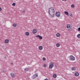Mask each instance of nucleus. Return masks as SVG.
Returning <instances> with one entry per match:
<instances>
[{
  "label": "nucleus",
  "mask_w": 80,
  "mask_h": 80,
  "mask_svg": "<svg viewBox=\"0 0 80 80\" xmlns=\"http://www.w3.org/2000/svg\"><path fill=\"white\" fill-rule=\"evenodd\" d=\"M4 58H6V57H4Z\"/></svg>",
  "instance_id": "nucleus-31"
},
{
  "label": "nucleus",
  "mask_w": 80,
  "mask_h": 80,
  "mask_svg": "<svg viewBox=\"0 0 80 80\" xmlns=\"http://www.w3.org/2000/svg\"><path fill=\"white\" fill-rule=\"evenodd\" d=\"M48 13L50 15L51 17H54L55 15V10L54 8H50L48 9Z\"/></svg>",
  "instance_id": "nucleus-1"
},
{
  "label": "nucleus",
  "mask_w": 80,
  "mask_h": 80,
  "mask_svg": "<svg viewBox=\"0 0 80 80\" xmlns=\"http://www.w3.org/2000/svg\"><path fill=\"white\" fill-rule=\"evenodd\" d=\"M56 15L57 17H60V12H56Z\"/></svg>",
  "instance_id": "nucleus-5"
},
{
  "label": "nucleus",
  "mask_w": 80,
  "mask_h": 80,
  "mask_svg": "<svg viewBox=\"0 0 80 80\" xmlns=\"http://www.w3.org/2000/svg\"><path fill=\"white\" fill-rule=\"evenodd\" d=\"M13 26L14 27H16V26H17V24H16V23H14L13 24Z\"/></svg>",
  "instance_id": "nucleus-19"
},
{
  "label": "nucleus",
  "mask_w": 80,
  "mask_h": 80,
  "mask_svg": "<svg viewBox=\"0 0 80 80\" xmlns=\"http://www.w3.org/2000/svg\"><path fill=\"white\" fill-rule=\"evenodd\" d=\"M25 71H26V72H27V71H28V68H26L25 69Z\"/></svg>",
  "instance_id": "nucleus-22"
},
{
  "label": "nucleus",
  "mask_w": 80,
  "mask_h": 80,
  "mask_svg": "<svg viewBox=\"0 0 80 80\" xmlns=\"http://www.w3.org/2000/svg\"><path fill=\"white\" fill-rule=\"evenodd\" d=\"M71 69L72 70L75 71V70H76V68L75 67H72L71 68Z\"/></svg>",
  "instance_id": "nucleus-13"
},
{
  "label": "nucleus",
  "mask_w": 80,
  "mask_h": 80,
  "mask_svg": "<svg viewBox=\"0 0 80 80\" xmlns=\"http://www.w3.org/2000/svg\"><path fill=\"white\" fill-rule=\"evenodd\" d=\"M64 13H65V14L67 15H68V16H69V13H68V12L67 11H65L64 12Z\"/></svg>",
  "instance_id": "nucleus-12"
},
{
  "label": "nucleus",
  "mask_w": 80,
  "mask_h": 80,
  "mask_svg": "<svg viewBox=\"0 0 80 80\" xmlns=\"http://www.w3.org/2000/svg\"><path fill=\"white\" fill-rule=\"evenodd\" d=\"M26 35H27V36H28L30 35V34L29 33V32H26L25 33Z\"/></svg>",
  "instance_id": "nucleus-17"
},
{
  "label": "nucleus",
  "mask_w": 80,
  "mask_h": 80,
  "mask_svg": "<svg viewBox=\"0 0 80 80\" xmlns=\"http://www.w3.org/2000/svg\"><path fill=\"white\" fill-rule=\"evenodd\" d=\"M77 37L78 38H80V34H79L77 35Z\"/></svg>",
  "instance_id": "nucleus-21"
},
{
  "label": "nucleus",
  "mask_w": 80,
  "mask_h": 80,
  "mask_svg": "<svg viewBox=\"0 0 80 80\" xmlns=\"http://www.w3.org/2000/svg\"><path fill=\"white\" fill-rule=\"evenodd\" d=\"M42 59H43V60L44 61H45V60H46V58L43 57L42 58Z\"/></svg>",
  "instance_id": "nucleus-23"
},
{
  "label": "nucleus",
  "mask_w": 80,
  "mask_h": 80,
  "mask_svg": "<svg viewBox=\"0 0 80 80\" xmlns=\"http://www.w3.org/2000/svg\"><path fill=\"white\" fill-rule=\"evenodd\" d=\"M22 12L25 13V10H24L23 11H22Z\"/></svg>",
  "instance_id": "nucleus-28"
},
{
  "label": "nucleus",
  "mask_w": 80,
  "mask_h": 80,
  "mask_svg": "<svg viewBox=\"0 0 80 80\" xmlns=\"http://www.w3.org/2000/svg\"><path fill=\"white\" fill-rule=\"evenodd\" d=\"M36 77H38V75L36 74H34L32 77V79H34V78H36Z\"/></svg>",
  "instance_id": "nucleus-6"
},
{
  "label": "nucleus",
  "mask_w": 80,
  "mask_h": 80,
  "mask_svg": "<svg viewBox=\"0 0 80 80\" xmlns=\"http://www.w3.org/2000/svg\"><path fill=\"white\" fill-rule=\"evenodd\" d=\"M74 75L76 77H78V76H79V74H78V72H75Z\"/></svg>",
  "instance_id": "nucleus-11"
},
{
  "label": "nucleus",
  "mask_w": 80,
  "mask_h": 80,
  "mask_svg": "<svg viewBox=\"0 0 80 80\" xmlns=\"http://www.w3.org/2000/svg\"><path fill=\"white\" fill-rule=\"evenodd\" d=\"M56 36H57V37H59L60 36V33H57L56 34Z\"/></svg>",
  "instance_id": "nucleus-15"
},
{
  "label": "nucleus",
  "mask_w": 80,
  "mask_h": 80,
  "mask_svg": "<svg viewBox=\"0 0 80 80\" xmlns=\"http://www.w3.org/2000/svg\"><path fill=\"white\" fill-rule=\"evenodd\" d=\"M15 5H16V4H15V3H12V5L13 6H15Z\"/></svg>",
  "instance_id": "nucleus-24"
},
{
  "label": "nucleus",
  "mask_w": 80,
  "mask_h": 80,
  "mask_svg": "<svg viewBox=\"0 0 80 80\" xmlns=\"http://www.w3.org/2000/svg\"><path fill=\"white\" fill-rule=\"evenodd\" d=\"M5 42L6 43H8L9 42V40L8 39H6L5 41Z\"/></svg>",
  "instance_id": "nucleus-14"
},
{
  "label": "nucleus",
  "mask_w": 80,
  "mask_h": 80,
  "mask_svg": "<svg viewBox=\"0 0 80 80\" xmlns=\"http://www.w3.org/2000/svg\"><path fill=\"white\" fill-rule=\"evenodd\" d=\"M53 62H51L49 64V68L50 69H52L53 67H54V65H53Z\"/></svg>",
  "instance_id": "nucleus-2"
},
{
  "label": "nucleus",
  "mask_w": 80,
  "mask_h": 80,
  "mask_svg": "<svg viewBox=\"0 0 80 80\" xmlns=\"http://www.w3.org/2000/svg\"><path fill=\"white\" fill-rule=\"evenodd\" d=\"M69 58L72 61H73V60H75V57H74L73 55H70L69 57Z\"/></svg>",
  "instance_id": "nucleus-4"
},
{
  "label": "nucleus",
  "mask_w": 80,
  "mask_h": 80,
  "mask_svg": "<svg viewBox=\"0 0 80 80\" xmlns=\"http://www.w3.org/2000/svg\"><path fill=\"white\" fill-rule=\"evenodd\" d=\"M78 31H80V28H78Z\"/></svg>",
  "instance_id": "nucleus-27"
},
{
  "label": "nucleus",
  "mask_w": 80,
  "mask_h": 80,
  "mask_svg": "<svg viewBox=\"0 0 80 80\" xmlns=\"http://www.w3.org/2000/svg\"><path fill=\"white\" fill-rule=\"evenodd\" d=\"M37 30L36 29H34L33 30V34H35V33H37Z\"/></svg>",
  "instance_id": "nucleus-8"
},
{
  "label": "nucleus",
  "mask_w": 80,
  "mask_h": 80,
  "mask_svg": "<svg viewBox=\"0 0 80 80\" xmlns=\"http://www.w3.org/2000/svg\"><path fill=\"white\" fill-rule=\"evenodd\" d=\"M10 75L12 78L15 77V74L13 72L11 73Z\"/></svg>",
  "instance_id": "nucleus-9"
},
{
  "label": "nucleus",
  "mask_w": 80,
  "mask_h": 80,
  "mask_svg": "<svg viewBox=\"0 0 80 80\" xmlns=\"http://www.w3.org/2000/svg\"><path fill=\"white\" fill-rule=\"evenodd\" d=\"M44 67H47V65H46V64H44Z\"/></svg>",
  "instance_id": "nucleus-25"
},
{
  "label": "nucleus",
  "mask_w": 80,
  "mask_h": 80,
  "mask_svg": "<svg viewBox=\"0 0 80 80\" xmlns=\"http://www.w3.org/2000/svg\"><path fill=\"white\" fill-rule=\"evenodd\" d=\"M38 48L40 50H42L43 49V47H42V46H39L38 47Z\"/></svg>",
  "instance_id": "nucleus-10"
},
{
  "label": "nucleus",
  "mask_w": 80,
  "mask_h": 80,
  "mask_svg": "<svg viewBox=\"0 0 80 80\" xmlns=\"http://www.w3.org/2000/svg\"><path fill=\"white\" fill-rule=\"evenodd\" d=\"M71 7L72 8H74V7H75V6L73 4H72L71 5Z\"/></svg>",
  "instance_id": "nucleus-20"
},
{
  "label": "nucleus",
  "mask_w": 80,
  "mask_h": 80,
  "mask_svg": "<svg viewBox=\"0 0 80 80\" xmlns=\"http://www.w3.org/2000/svg\"><path fill=\"white\" fill-rule=\"evenodd\" d=\"M60 46V45L59 43H57L56 44V47H59Z\"/></svg>",
  "instance_id": "nucleus-16"
},
{
  "label": "nucleus",
  "mask_w": 80,
  "mask_h": 80,
  "mask_svg": "<svg viewBox=\"0 0 80 80\" xmlns=\"http://www.w3.org/2000/svg\"><path fill=\"white\" fill-rule=\"evenodd\" d=\"M36 37H38L39 38V39H40V40H42V37L39 35H37L36 36Z\"/></svg>",
  "instance_id": "nucleus-7"
},
{
  "label": "nucleus",
  "mask_w": 80,
  "mask_h": 80,
  "mask_svg": "<svg viewBox=\"0 0 80 80\" xmlns=\"http://www.w3.org/2000/svg\"><path fill=\"white\" fill-rule=\"evenodd\" d=\"M67 27L68 30H71L72 29V26H71V25L67 24Z\"/></svg>",
  "instance_id": "nucleus-3"
},
{
  "label": "nucleus",
  "mask_w": 80,
  "mask_h": 80,
  "mask_svg": "<svg viewBox=\"0 0 80 80\" xmlns=\"http://www.w3.org/2000/svg\"><path fill=\"white\" fill-rule=\"evenodd\" d=\"M1 10H2V8L0 7V11H1Z\"/></svg>",
  "instance_id": "nucleus-29"
},
{
  "label": "nucleus",
  "mask_w": 80,
  "mask_h": 80,
  "mask_svg": "<svg viewBox=\"0 0 80 80\" xmlns=\"http://www.w3.org/2000/svg\"><path fill=\"white\" fill-rule=\"evenodd\" d=\"M53 78H56V77H57V75L56 74H54L53 75Z\"/></svg>",
  "instance_id": "nucleus-18"
},
{
  "label": "nucleus",
  "mask_w": 80,
  "mask_h": 80,
  "mask_svg": "<svg viewBox=\"0 0 80 80\" xmlns=\"http://www.w3.org/2000/svg\"><path fill=\"white\" fill-rule=\"evenodd\" d=\"M11 64H12V65H13V62L11 63Z\"/></svg>",
  "instance_id": "nucleus-30"
},
{
  "label": "nucleus",
  "mask_w": 80,
  "mask_h": 80,
  "mask_svg": "<svg viewBox=\"0 0 80 80\" xmlns=\"http://www.w3.org/2000/svg\"><path fill=\"white\" fill-rule=\"evenodd\" d=\"M70 16L71 17H72V13L70 14Z\"/></svg>",
  "instance_id": "nucleus-26"
},
{
  "label": "nucleus",
  "mask_w": 80,
  "mask_h": 80,
  "mask_svg": "<svg viewBox=\"0 0 80 80\" xmlns=\"http://www.w3.org/2000/svg\"><path fill=\"white\" fill-rule=\"evenodd\" d=\"M62 1H64V0H62Z\"/></svg>",
  "instance_id": "nucleus-32"
}]
</instances>
